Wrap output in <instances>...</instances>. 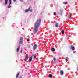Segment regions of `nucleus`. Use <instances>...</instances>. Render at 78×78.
Instances as JSON below:
<instances>
[{
	"instance_id": "6ab92c4d",
	"label": "nucleus",
	"mask_w": 78,
	"mask_h": 78,
	"mask_svg": "<svg viewBox=\"0 0 78 78\" xmlns=\"http://www.w3.org/2000/svg\"><path fill=\"white\" fill-rule=\"evenodd\" d=\"M68 19H70V13L68 14Z\"/></svg>"
},
{
	"instance_id": "7c9ffc66",
	"label": "nucleus",
	"mask_w": 78,
	"mask_h": 78,
	"mask_svg": "<svg viewBox=\"0 0 78 78\" xmlns=\"http://www.w3.org/2000/svg\"><path fill=\"white\" fill-rule=\"evenodd\" d=\"M18 78H22V77H21V76H20L19 77H18Z\"/></svg>"
},
{
	"instance_id": "a878e982",
	"label": "nucleus",
	"mask_w": 78,
	"mask_h": 78,
	"mask_svg": "<svg viewBox=\"0 0 78 78\" xmlns=\"http://www.w3.org/2000/svg\"><path fill=\"white\" fill-rule=\"evenodd\" d=\"M27 41H30V39L28 38V39H27Z\"/></svg>"
},
{
	"instance_id": "39448f33",
	"label": "nucleus",
	"mask_w": 78,
	"mask_h": 78,
	"mask_svg": "<svg viewBox=\"0 0 78 78\" xmlns=\"http://www.w3.org/2000/svg\"><path fill=\"white\" fill-rule=\"evenodd\" d=\"M60 74L61 75H64V71L62 70H60Z\"/></svg>"
},
{
	"instance_id": "aec40b11",
	"label": "nucleus",
	"mask_w": 78,
	"mask_h": 78,
	"mask_svg": "<svg viewBox=\"0 0 78 78\" xmlns=\"http://www.w3.org/2000/svg\"><path fill=\"white\" fill-rule=\"evenodd\" d=\"M65 60L66 61H67L68 60H69V57H66L65 58Z\"/></svg>"
},
{
	"instance_id": "9d476101",
	"label": "nucleus",
	"mask_w": 78,
	"mask_h": 78,
	"mask_svg": "<svg viewBox=\"0 0 78 78\" xmlns=\"http://www.w3.org/2000/svg\"><path fill=\"white\" fill-rule=\"evenodd\" d=\"M32 59H33V57L31 56L29 59V62H31L32 61Z\"/></svg>"
},
{
	"instance_id": "7ed1b4c3",
	"label": "nucleus",
	"mask_w": 78,
	"mask_h": 78,
	"mask_svg": "<svg viewBox=\"0 0 78 78\" xmlns=\"http://www.w3.org/2000/svg\"><path fill=\"white\" fill-rule=\"evenodd\" d=\"M30 9H31V7L29 6L27 9H26L25 10V12L26 13L27 12H28V11H29Z\"/></svg>"
},
{
	"instance_id": "9b49d317",
	"label": "nucleus",
	"mask_w": 78,
	"mask_h": 78,
	"mask_svg": "<svg viewBox=\"0 0 78 78\" xmlns=\"http://www.w3.org/2000/svg\"><path fill=\"white\" fill-rule=\"evenodd\" d=\"M20 74V72H18L17 74L16 78H18V76H19V75Z\"/></svg>"
},
{
	"instance_id": "4468645a",
	"label": "nucleus",
	"mask_w": 78,
	"mask_h": 78,
	"mask_svg": "<svg viewBox=\"0 0 78 78\" xmlns=\"http://www.w3.org/2000/svg\"><path fill=\"white\" fill-rule=\"evenodd\" d=\"M55 27H59V25H58V23H56L55 24Z\"/></svg>"
},
{
	"instance_id": "f8f14e48",
	"label": "nucleus",
	"mask_w": 78,
	"mask_h": 78,
	"mask_svg": "<svg viewBox=\"0 0 78 78\" xmlns=\"http://www.w3.org/2000/svg\"><path fill=\"white\" fill-rule=\"evenodd\" d=\"M20 46H18V48L17 49V50L16 51H17V52H19V50H20Z\"/></svg>"
},
{
	"instance_id": "ddd939ff",
	"label": "nucleus",
	"mask_w": 78,
	"mask_h": 78,
	"mask_svg": "<svg viewBox=\"0 0 78 78\" xmlns=\"http://www.w3.org/2000/svg\"><path fill=\"white\" fill-rule=\"evenodd\" d=\"M51 51H52L53 52H54L55 51V49L54 48H51Z\"/></svg>"
},
{
	"instance_id": "2f4dec72",
	"label": "nucleus",
	"mask_w": 78,
	"mask_h": 78,
	"mask_svg": "<svg viewBox=\"0 0 78 78\" xmlns=\"http://www.w3.org/2000/svg\"><path fill=\"white\" fill-rule=\"evenodd\" d=\"M14 2H16V0H13Z\"/></svg>"
},
{
	"instance_id": "f03ea898",
	"label": "nucleus",
	"mask_w": 78,
	"mask_h": 78,
	"mask_svg": "<svg viewBox=\"0 0 78 78\" xmlns=\"http://www.w3.org/2000/svg\"><path fill=\"white\" fill-rule=\"evenodd\" d=\"M32 56H33V59L34 60H36V57H37V55H36V54H33Z\"/></svg>"
},
{
	"instance_id": "4be33fe9",
	"label": "nucleus",
	"mask_w": 78,
	"mask_h": 78,
	"mask_svg": "<svg viewBox=\"0 0 78 78\" xmlns=\"http://www.w3.org/2000/svg\"><path fill=\"white\" fill-rule=\"evenodd\" d=\"M53 15L54 16H56V13L55 12H54L53 13Z\"/></svg>"
},
{
	"instance_id": "393cba45",
	"label": "nucleus",
	"mask_w": 78,
	"mask_h": 78,
	"mask_svg": "<svg viewBox=\"0 0 78 78\" xmlns=\"http://www.w3.org/2000/svg\"><path fill=\"white\" fill-rule=\"evenodd\" d=\"M11 4V2H9V5H10Z\"/></svg>"
},
{
	"instance_id": "6e6552de",
	"label": "nucleus",
	"mask_w": 78,
	"mask_h": 78,
	"mask_svg": "<svg viewBox=\"0 0 78 78\" xmlns=\"http://www.w3.org/2000/svg\"><path fill=\"white\" fill-rule=\"evenodd\" d=\"M62 12H63V9H60V14H62Z\"/></svg>"
},
{
	"instance_id": "f257e3e1",
	"label": "nucleus",
	"mask_w": 78,
	"mask_h": 78,
	"mask_svg": "<svg viewBox=\"0 0 78 78\" xmlns=\"http://www.w3.org/2000/svg\"><path fill=\"white\" fill-rule=\"evenodd\" d=\"M41 19H38L34 23V28L33 29V31L34 33H37L38 31V28H39V26L41 24Z\"/></svg>"
},
{
	"instance_id": "f3484780",
	"label": "nucleus",
	"mask_w": 78,
	"mask_h": 78,
	"mask_svg": "<svg viewBox=\"0 0 78 78\" xmlns=\"http://www.w3.org/2000/svg\"><path fill=\"white\" fill-rule=\"evenodd\" d=\"M8 0H5V5H7L8 4Z\"/></svg>"
},
{
	"instance_id": "c85d7f7f",
	"label": "nucleus",
	"mask_w": 78,
	"mask_h": 78,
	"mask_svg": "<svg viewBox=\"0 0 78 78\" xmlns=\"http://www.w3.org/2000/svg\"><path fill=\"white\" fill-rule=\"evenodd\" d=\"M9 2H11V0H9Z\"/></svg>"
},
{
	"instance_id": "dca6fc26",
	"label": "nucleus",
	"mask_w": 78,
	"mask_h": 78,
	"mask_svg": "<svg viewBox=\"0 0 78 78\" xmlns=\"http://www.w3.org/2000/svg\"><path fill=\"white\" fill-rule=\"evenodd\" d=\"M49 77L50 78H52V77H53V75H52L51 74H50L49 75Z\"/></svg>"
},
{
	"instance_id": "b1692460",
	"label": "nucleus",
	"mask_w": 78,
	"mask_h": 78,
	"mask_svg": "<svg viewBox=\"0 0 78 78\" xmlns=\"http://www.w3.org/2000/svg\"><path fill=\"white\" fill-rule=\"evenodd\" d=\"M8 8H11V6L10 5H9L8 6Z\"/></svg>"
},
{
	"instance_id": "5701e85b",
	"label": "nucleus",
	"mask_w": 78,
	"mask_h": 78,
	"mask_svg": "<svg viewBox=\"0 0 78 78\" xmlns=\"http://www.w3.org/2000/svg\"><path fill=\"white\" fill-rule=\"evenodd\" d=\"M67 3V2H63V4H65V5H66Z\"/></svg>"
},
{
	"instance_id": "c756f323",
	"label": "nucleus",
	"mask_w": 78,
	"mask_h": 78,
	"mask_svg": "<svg viewBox=\"0 0 78 78\" xmlns=\"http://www.w3.org/2000/svg\"><path fill=\"white\" fill-rule=\"evenodd\" d=\"M22 53V50H21V53Z\"/></svg>"
},
{
	"instance_id": "423d86ee",
	"label": "nucleus",
	"mask_w": 78,
	"mask_h": 78,
	"mask_svg": "<svg viewBox=\"0 0 78 78\" xmlns=\"http://www.w3.org/2000/svg\"><path fill=\"white\" fill-rule=\"evenodd\" d=\"M29 57H28V54H26V55L25 57V60H28V59L29 58Z\"/></svg>"
},
{
	"instance_id": "bb28decb",
	"label": "nucleus",
	"mask_w": 78,
	"mask_h": 78,
	"mask_svg": "<svg viewBox=\"0 0 78 78\" xmlns=\"http://www.w3.org/2000/svg\"><path fill=\"white\" fill-rule=\"evenodd\" d=\"M32 12V10H30V12Z\"/></svg>"
},
{
	"instance_id": "412c9836",
	"label": "nucleus",
	"mask_w": 78,
	"mask_h": 78,
	"mask_svg": "<svg viewBox=\"0 0 78 78\" xmlns=\"http://www.w3.org/2000/svg\"><path fill=\"white\" fill-rule=\"evenodd\" d=\"M20 41H22L23 40V38L22 37H21L20 38Z\"/></svg>"
},
{
	"instance_id": "a211bd4d",
	"label": "nucleus",
	"mask_w": 78,
	"mask_h": 78,
	"mask_svg": "<svg viewBox=\"0 0 78 78\" xmlns=\"http://www.w3.org/2000/svg\"><path fill=\"white\" fill-rule=\"evenodd\" d=\"M61 33L62 34H64V29L62 30L61 31Z\"/></svg>"
},
{
	"instance_id": "20e7f679",
	"label": "nucleus",
	"mask_w": 78,
	"mask_h": 78,
	"mask_svg": "<svg viewBox=\"0 0 78 78\" xmlns=\"http://www.w3.org/2000/svg\"><path fill=\"white\" fill-rule=\"evenodd\" d=\"M36 48H37V44H34L33 47V50H35L36 49Z\"/></svg>"
},
{
	"instance_id": "0eeeda50",
	"label": "nucleus",
	"mask_w": 78,
	"mask_h": 78,
	"mask_svg": "<svg viewBox=\"0 0 78 78\" xmlns=\"http://www.w3.org/2000/svg\"><path fill=\"white\" fill-rule=\"evenodd\" d=\"M70 49H71L72 50H75V47L71 45V46Z\"/></svg>"
},
{
	"instance_id": "2eb2a0df",
	"label": "nucleus",
	"mask_w": 78,
	"mask_h": 78,
	"mask_svg": "<svg viewBox=\"0 0 78 78\" xmlns=\"http://www.w3.org/2000/svg\"><path fill=\"white\" fill-rule=\"evenodd\" d=\"M19 44H23V41L20 40L19 41Z\"/></svg>"
},
{
	"instance_id": "1a4fd4ad",
	"label": "nucleus",
	"mask_w": 78,
	"mask_h": 78,
	"mask_svg": "<svg viewBox=\"0 0 78 78\" xmlns=\"http://www.w3.org/2000/svg\"><path fill=\"white\" fill-rule=\"evenodd\" d=\"M53 59L54 60V62H56V61H57V60L56 59V58H55V57H54L53 58Z\"/></svg>"
},
{
	"instance_id": "cd10ccee",
	"label": "nucleus",
	"mask_w": 78,
	"mask_h": 78,
	"mask_svg": "<svg viewBox=\"0 0 78 78\" xmlns=\"http://www.w3.org/2000/svg\"><path fill=\"white\" fill-rule=\"evenodd\" d=\"M21 2H23V0H20Z\"/></svg>"
},
{
	"instance_id": "473e14b6",
	"label": "nucleus",
	"mask_w": 78,
	"mask_h": 78,
	"mask_svg": "<svg viewBox=\"0 0 78 78\" xmlns=\"http://www.w3.org/2000/svg\"><path fill=\"white\" fill-rule=\"evenodd\" d=\"M77 71H78V68H77Z\"/></svg>"
}]
</instances>
